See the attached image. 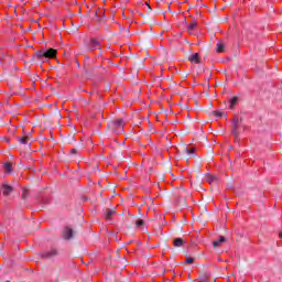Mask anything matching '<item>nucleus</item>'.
Here are the masks:
<instances>
[{
    "instance_id": "obj_1",
    "label": "nucleus",
    "mask_w": 282,
    "mask_h": 282,
    "mask_svg": "<svg viewBox=\"0 0 282 282\" xmlns=\"http://www.w3.org/2000/svg\"><path fill=\"white\" fill-rule=\"evenodd\" d=\"M243 131H246V126H243V122L241 121V119L237 118L234 120V129L231 131L232 135H235V138H240L241 133H243Z\"/></svg>"
},
{
    "instance_id": "obj_2",
    "label": "nucleus",
    "mask_w": 282,
    "mask_h": 282,
    "mask_svg": "<svg viewBox=\"0 0 282 282\" xmlns=\"http://www.w3.org/2000/svg\"><path fill=\"white\" fill-rule=\"evenodd\" d=\"M56 57V50L48 48L46 51H40L37 52V58L43 61V58H55Z\"/></svg>"
},
{
    "instance_id": "obj_3",
    "label": "nucleus",
    "mask_w": 282,
    "mask_h": 282,
    "mask_svg": "<svg viewBox=\"0 0 282 282\" xmlns=\"http://www.w3.org/2000/svg\"><path fill=\"white\" fill-rule=\"evenodd\" d=\"M113 124L116 127V133H122V131H124V120L119 119L115 121Z\"/></svg>"
},
{
    "instance_id": "obj_4",
    "label": "nucleus",
    "mask_w": 282,
    "mask_h": 282,
    "mask_svg": "<svg viewBox=\"0 0 282 282\" xmlns=\"http://www.w3.org/2000/svg\"><path fill=\"white\" fill-rule=\"evenodd\" d=\"M56 254H58V251H56V249H51L50 251L42 253V258L43 259H54V257H56Z\"/></svg>"
},
{
    "instance_id": "obj_5",
    "label": "nucleus",
    "mask_w": 282,
    "mask_h": 282,
    "mask_svg": "<svg viewBox=\"0 0 282 282\" xmlns=\"http://www.w3.org/2000/svg\"><path fill=\"white\" fill-rule=\"evenodd\" d=\"M12 191H14V188L12 186H10L8 183L2 184V193H3L4 197H8V195H10V193H12Z\"/></svg>"
},
{
    "instance_id": "obj_6",
    "label": "nucleus",
    "mask_w": 282,
    "mask_h": 282,
    "mask_svg": "<svg viewBox=\"0 0 282 282\" xmlns=\"http://www.w3.org/2000/svg\"><path fill=\"white\" fill-rule=\"evenodd\" d=\"M73 237H74V230L72 228H69V227H66L64 229V239H66L68 241Z\"/></svg>"
},
{
    "instance_id": "obj_7",
    "label": "nucleus",
    "mask_w": 282,
    "mask_h": 282,
    "mask_svg": "<svg viewBox=\"0 0 282 282\" xmlns=\"http://www.w3.org/2000/svg\"><path fill=\"white\" fill-rule=\"evenodd\" d=\"M195 151H197L195 148H185L183 153L187 154L189 158H195Z\"/></svg>"
},
{
    "instance_id": "obj_8",
    "label": "nucleus",
    "mask_w": 282,
    "mask_h": 282,
    "mask_svg": "<svg viewBox=\"0 0 282 282\" xmlns=\"http://www.w3.org/2000/svg\"><path fill=\"white\" fill-rule=\"evenodd\" d=\"M191 63H195L196 65L199 63V53H194L188 57Z\"/></svg>"
},
{
    "instance_id": "obj_9",
    "label": "nucleus",
    "mask_w": 282,
    "mask_h": 282,
    "mask_svg": "<svg viewBox=\"0 0 282 282\" xmlns=\"http://www.w3.org/2000/svg\"><path fill=\"white\" fill-rule=\"evenodd\" d=\"M226 241V237L220 236L218 240L213 242L214 248H219L221 246V243H224Z\"/></svg>"
},
{
    "instance_id": "obj_10",
    "label": "nucleus",
    "mask_w": 282,
    "mask_h": 282,
    "mask_svg": "<svg viewBox=\"0 0 282 282\" xmlns=\"http://www.w3.org/2000/svg\"><path fill=\"white\" fill-rule=\"evenodd\" d=\"M195 28H197V21L189 22L187 25V32L189 34H193V30H195Z\"/></svg>"
},
{
    "instance_id": "obj_11",
    "label": "nucleus",
    "mask_w": 282,
    "mask_h": 282,
    "mask_svg": "<svg viewBox=\"0 0 282 282\" xmlns=\"http://www.w3.org/2000/svg\"><path fill=\"white\" fill-rule=\"evenodd\" d=\"M216 52H218V54H221V52H225V47H226V44H224V42L219 41L216 45Z\"/></svg>"
},
{
    "instance_id": "obj_12",
    "label": "nucleus",
    "mask_w": 282,
    "mask_h": 282,
    "mask_svg": "<svg viewBox=\"0 0 282 282\" xmlns=\"http://www.w3.org/2000/svg\"><path fill=\"white\" fill-rule=\"evenodd\" d=\"M174 248H182L184 246V240L182 238H175L173 240Z\"/></svg>"
},
{
    "instance_id": "obj_13",
    "label": "nucleus",
    "mask_w": 282,
    "mask_h": 282,
    "mask_svg": "<svg viewBox=\"0 0 282 282\" xmlns=\"http://www.w3.org/2000/svg\"><path fill=\"white\" fill-rule=\"evenodd\" d=\"M237 102H239V98L232 97V98L229 100V109H234L235 106L237 105Z\"/></svg>"
},
{
    "instance_id": "obj_14",
    "label": "nucleus",
    "mask_w": 282,
    "mask_h": 282,
    "mask_svg": "<svg viewBox=\"0 0 282 282\" xmlns=\"http://www.w3.org/2000/svg\"><path fill=\"white\" fill-rule=\"evenodd\" d=\"M116 215V210L107 209L106 212V219H111Z\"/></svg>"
},
{
    "instance_id": "obj_15",
    "label": "nucleus",
    "mask_w": 282,
    "mask_h": 282,
    "mask_svg": "<svg viewBox=\"0 0 282 282\" xmlns=\"http://www.w3.org/2000/svg\"><path fill=\"white\" fill-rule=\"evenodd\" d=\"M98 48V41L90 40V50H97Z\"/></svg>"
},
{
    "instance_id": "obj_16",
    "label": "nucleus",
    "mask_w": 282,
    "mask_h": 282,
    "mask_svg": "<svg viewBox=\"0 0 282 282\" xmlns=\"http://www.w3.org/2000/svg\"><path fill=\"white\" fill-rule=\"evenodd\" d=\"M4 171H6V173H12V165L10 163H6Z\"/></svg>"
},
{
    "instance_id": "obj_17",
    "label": "nucleus",
    "mask_w": 282,
    "mask_h": 282,
    "mask_svg": "<svg viewBox=\"0 0 282 282\" xmlns=\"http://www.w3.org/2000/svg\"><path fill=\"white\" fill-rule=\"evenodd\" d=\"M28 140H30L29 137H22L19 139L20 144H28Z\"/></svg>"
},
{
    "instance_id": "obj_18",
    "label": "nucleus",
    "mask_w": 282,
    "mask_h": 282,
    "mask_svg": "<svg viewBox=\"0 0 282 282\" xmlns=\"http://www.w3.org/2000/svg\"><path fill=\"white\" fill-rule=\"evenodd\" d=\"M207 182H208V184H215V182H217V176H209L207 178Z\"/></svg>"
},
{
    "instance_id": "obj_19",
    "label": "nucleus",
    "mask_w": 282,
    "mask_h": 282,
    "mask_svg": "<svg viewBox=\"0 0 282 282\" xmlns=\"http://www.w3.org/2000/svg\"><path fill=\"white\" fill-rule=\"evenodd\" d=\"M214 116H216V118H224L225 115L223 111L216 110L214 111Z\"/></svg>"
},
{
    "instance_id": "obj_20",
    "label": "nucleus",
    "mask_w": 282,
    "mask_h": 282,
    "mask_svg": "<svg viewBox=\"0 0 282 282\" xmlns=\"http://www.w3.org/2000/svg\"><path fill=\"white\" fill-rule=\"evenodd\" d=\"M135 226H137V228H142V226H144V220L138 219V220L135 221Z\"/></svg>"
},
{
    "instance_id": "obj_21",
    "label": "nucleus",
    "mask_w": 282,
    "mask_h": 282,
    "mask_svg": "<svg viewBox=\"0 0 282 282\" xmlns=\"http://www.w3.org/2000/svg\"><path fill=\"white\" fill-rule=\"evenodd\" d=\"M194 261H195V259H193V258L185 259V263H188V264L194 263Z\"/></svg>"
},
{
    "instance_id": "obj_22",
    "label": "nucleus",
    "mask_w": 282,
    "mask_h": 282,
    "mask_svg": "<svg viewBox=\"0 0 282 282\" xmlns=\"http://www.w3.org/2000/svg\"><path fill=\"white\" fill-rule=\"evenodd\" d=\"M70 153H72V155H76L77 150H76V149H73V150H70Z\"/></svg>"
},
{
    "instance_id": "obj_23",
    "label": "nucleus",
    "mask_w": 282,
    "mask_h": 282,
    "mask_svg": "<svg viewBox=\"0 0 282 282\" xmlns=\"http://www.w3.org/2000/svg\"><path fill=\"white\" fill-rule=\"evenodd\" d=\"M279 237H280V239H282V232H280Z\"/></svg>"
},
{
    "instance_id": "obj_24",
    "label": "nucleus",
    "mask_w": 282,
    "mask_h": 282,
    "mask_svg": "<svg viewBox=\"0 0 282 282\" xmlns=\"http://www.w3.org/2000/svg\"><path fill=\"white\" fill-rule=\"evenodd\" d=\"M23 197H25V191H23Z\"/></svg>"
}]
</instances>
